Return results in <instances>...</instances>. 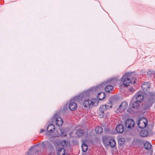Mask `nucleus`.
<instances>
[{"label":"nucleus","instance_id":"obj_1","mask_svg":"<svg viewBox=\"0 0 155 155\" xmlns=\"http://www.w3.org/2000/svg\"><path fill=\"white\" fill-rule=\"evenodd\" d=\"M144 99L143 92L142 91H138L131 99L130 105H132L133 108H138L140 106V103L142 102Z\"/></svg>","mask_w":155,"mask_h":155},{"label":"nucleus","instance_id":"obj_2","mask_svg":"<svg viewBox=\"0 0 155 155\" xmlns=\"http://www.w3.org/2000/svg\"><path fill=\"white\" fill-rule=\"evenodd\" d=\"M104 83L102 84H99L95 87H93L88 90L82 92L80 94L82 101L90 98L91 95L96 94L98 92V89L101 88Z\"/></svg>","mask_w":155,"mask_h":155},{"label":"nucleus","instance_id":"obj_3","mask_svg":"<svg viewBox=\"0 0 155 155\" xmlns=\"http://www.w3.org/2000/svg\"><path fill=\"white\" fill-rule=\"evenodd\" d=\"M118 78H110L106 81L104 82L101 84H102L104 83L101 88L98 89V91L103 88H104L105 91L109 93L110 91L113 89V87L111 85H109V84H112L113 81H117Z\"/></svg>","mask_w":155,"mask_h":155},{"label":"nucleus","instance_id":"obj_4","mask_svg":"<svg viewBox=\"0 0 155 155\" xmlns=\"http://www.w3.org/2000/svg\"><path fill=\"white\" fill-rule=\"evenodd\" d=\"M132 74L131 72L126 73L121 78V81L123 82V84L124 87H128L130 83L132 84L131 80L128 78V77L131 75Z\"/></svg>","mask_w":155,"mask_h":155},{"label":"nucleus","instance_id":"obj_5","mask_svg":"<svg viewBox=\"0 0 155 155\" xmlns=\"http://www.w3.org/2000/svg\"><path fill=\"white\" fill-rule=\"evenodd\" d=\"M50 122L52 124H55L58 127H60L63 123L62 119L59 117L57 113L55 114L51 119Z\"/></svg>","mask_w":155,"mask_h":155},{"label":"nucleus","instance_id":"obj_6","mask_svg":"<svg viewBox=\"0 0 155 155\" xmlns=\"http://www.w3.org/2000/svg\"><path fill=\"white\" fill-rule=\"evenodd\" d=\"M148 122L147 120L145 117H141L139 119L137 125L139 128L143 129L147 126Z\"/></svg>","mask_w":155,"mask_h":155},{"label":"nucleus","instance_id":"obj_7","mask_svg":"<svg viewBox=\"0 0 155 155\" xmlns=\"http://www.w3.org/2000/svg\"><path fill=\"white\" fill-rule=\"evenodd\" d=\"M147 101L154 104L155 101V91H149L146 94Z\"/></svg>","mask_w":155,"mask_h":155},{"label":"nucleus","instance_id":"obj_8","mask_svg":"<svg viewBox=\"0 0 155 155\" xmlns=\"http://www.w3.org/2000/svg\"><path fill=\"white\" fill-rule=\"evenodd\" d=\"M103 142L104 144H106L107 146H110L111 147H114L116 145V142L114 139H111L108 141V140L107 137H104L102 138Z\"/></svg>","mask_w":155,"mask_h":155},{"label":"nucleus","instance_id":"obj_9","mask_svg":"<svg viewBox=\"0 0 155 155\" xmlns=\"http://www.w3.org/2000/svg\"><path fill=\"white\" fill-rule=\"evenodd\" d=\"M97 101L96 99H94L91 100H90L88 98L85 99L83 103V105L85 107H89L91 105H94V102H96Z\"/></svg>","mask_w":155,"mask_h":155},{"label":"nucleus","instance_id":"obj_10","mask_svg":"<svg viewBox=\"0 0 155 155\" xmlns=\"http://www.w3.org/2000/svg\"><path fill=\"white\" fill-rule=\"evenodd\" d=\"M135 122L133 119L129 118L125 121V126L128 128L132 129L134 126Z\"/></svg>","mask_w":155,"mask_h":155},{"label":"nucleus","instance_id":"obj_11","mask_svg":"<svg viewBox=\"0 0 155 155\" xmlns=\"http://www.w3.org/2000/svg\"><path fill=\"white\" fill-rule=\"evenodd\" d=\"M128 106V103L126 101L123 102L119 106L117 109V111L120 113L125 110Z\"/></svg>","mask_w":155,"mask_h":155},{"label":"nucleus","instance_id":"obj_12","mask_svg":"<svg viewBox=\"0 0 155 155\" xmlns=\"http://www.w3.org/2000/svg\"><path fill=\"white\" fill-rule=\"evenodd\" d=\"M114 99V97L110 98L109 99V102L108 103V105L105 104L104 105V107H105L101 109V110L104 111L105 110H106L107 109H109V108H111L112 107V101L113 99Z\"/></svg>","mask_w":155,"mask_h":155},{"label":"nucleus","instance_id":"obj_13","mask_svg":"<svg viewBox=\"0 0 155 155\" xmlns=\"http://www.w3.org/2000/svg\"><path fill=\"white\" fill-rule=\"evenodd\" d=\"M69 109L71 111L75 110L77 108V105L76 103L73 101L72 100H70V104L68 105Z\"/></svg>","mask_w":155,"mask_h":155},{"label":"nucleus","instance_id":"obj_14","mask_svg":"<svg viewBox=\"0 0 155 155\" xmlns=\"http://www.w3.org/2000/svg\"><path fill=\"white\" fill-rule=\"evenodd\" d=\"M55 129V126L53 124H49L47 127V130L49 133H53Z\"/></svg>","mask_w":155,"mask_h":155},{"label":"nucleus","instance_id":"obj_15","mask_svg":"<svg viewBox=\"0 0 155 155\" xmlns=\"http://www.w3.org/2000/svg\"><path fill=\"white\" fill-rule=\"evenodd\" d=\"M116 130L118 133H121L124 131V127L122 124H118L116 126Z\"/></svg>","mask_w":155,"mask_h":155},{"label":"nucleus","instance_id":"obj_16","mask_svg":"<svg viewBox=\"0 0 155 155\" xmlns=\"http://www.w3.org/2000/svg\"><path fill=\"white\" fill-rule=\"evenodd\" d=\"M104 107L105 108V107H104V105H102L99 108L98 117L100 118H103L104 116V111L101 110V109H103Z\"/></svg>","mask_w":155,"mask_h":155},{"label":"nucleus","instance_id":"obj_17","mask_svg":"<svg viewBox=\"0 0 155 155\" xmlns=\"http://www.w3.org/2000/svg\"><path fill=\"white\" fill-rule=\"evenodd\" d=\"M106 95L105 93L102 92H99L97 94V97L98 99L100 101L102 100L105 97Z\"/></svg>","mask_w":155,"mask_h":155},{"label":"nucleus","instance_id":"obj_18","mask_svg":"<svg viewBox=\"0 0 155 155\" xmlns=\"http://www.w3.org/2000/svg\"><path fill=\"white\" fill-rule=\"evenodd\" d=\"M153 104L147 101L146 103H145L143 106V109L144 110H147L149 109Z\"/></svg>","mask_w":155,"mask_h":155},{"label":"nucleus","instance_id":"obj_19","mask_svg":"<svg viewBox=\"0 0 155 155\" xmlns=\"http://www.w3.org/2000/svg\"><path fill=\"white\" fill-rule=\"evenodd\" d=\"M150 83L148 82L144 83L141 86V87L143 90H146L150 87Z\"/></svg>","mask_w":155,"mask_h":155},{"label":"nucleus","instance_id":"obj_20","mask_svg":"<svg viewBox=\"0 0 155 155\" xmlns=\"http://www.w3.org/2000/svg\"><path fill=\"white\" fill-rule=\"evenodd\" d=\"M65 149L63 147L59 148L57 154L58 155H65Z\"/></svg>","mask_w":155,"mask_h":155},{"label":"nucleus","instance_id":"obj_21","mask_svg":"<svg viewBox=\"0 0 155 155\" xmlns=\"http://www.w3.org/2000/svg\"><path fill=\"white\" fill-rule=\"evenodd\" d=\"M144 147L145 149L146 150H149L151 147V145L150 143L148 141L146 142L144 144Z\"/></svg>","mask_w":155,"mask_h":155},{"label":"nucleus","instance_id":"obj_22","mask_svg":"<svg viewBox=\"0 0 155 155\" xmlns=\"http://www.w3.org/2000/svg\"><path fill=\"white\" fill-rule=\"evenodd\" d=\"M140 135L142 137H146L148 134V132L145 130H142L140 133Z\"/></svg>","mask_w":155,"mask_h":155},{"label":"nucleus","instance_id":"obj_23","mask_svg":"<svg viewBox=\"0 0 155 155\" xmlns=\"http://www.w3.org/2000/svg\"><path fill=\"white\" fill-rule=\"evenodd\" d=\"M71 100H72L73 101H82L81 98V95H78L76 96H75L73 99H71Z\"/></svg>","mask_w":155,"mask_h":155},{"label":"nucleus","instance_id":"obj_24","mask_svg":"<svg viewBox=\"0 0 155 155\" xmlns=\"http://www.w3.org/2000/svg\"><path fill=\"white\" fill-rule=\"evenodd\" d=\"M81 147H86V148L85 149H82V151L83 152H86L88 149V146L87 144L85 143V141H83V143L81 145Z\"/></svg>","mask_w":155,"mask_h":155},{"label":"nucleus","instance_id":"obj_25","mask_svg":"<svg viewBox=\"0 0 155 155\" xmlns=\"http://www.w3.org/2000/svg\"><path fill=\"white\" fill-rule=\"evenodd\" d=\"M83 130L81 129H79L77 130L76 133L77 135L79 137L82 136L83 134Z\"/></svg>","mask_w":155,"mask_h":155},{"label":"nucleus","instance_id":"obj_26","mask_svg":"<svg viewBox=\"0 0 155 155\" xmlns=\"http://www.w3.org/2000/svg\"><path fill=\"white\" fill-rule=\"evenodd\" d=\"M95 131L97 134H100L102 132L103 129L101 127L98 126L96 128Z\"/></svg>","mask_w":155,"mask_h":155},{"label":"nucleus","instance_id":"obj_27","mask_svg":"<svg viewBox=\"0 0 155 155\" xmlns=\"http://www.w3.org/2000/svg\"><path fill=\"white\" fill-rule=\"evenodd\" d=\"M125 143V140L124 138H120L118 140V143L120 146L123 145Z\"/></svg>","mask_w":155,"mask_h":155},{"label":"nucleus","instance_id":"obj_28","mask_svg":"<svg viewBox=\"0 0 155 155\" xmlns=\"http://www.w3.org/2000/svg\"><path fill=\"white\" fill-rule=\"evenodd\" d=\"M135 143L137 145H140L143 143L142 140L140 139L136 138L134 140Z\"/></svg>","mask_w":155,"mask_h":155},{"label":"nucleus","instance_id":"obj_29","mask_svg":"<svg viewBox=\"0 0 155 155\" xmlns=\"http://www.w3.org/2000/svg\"><path fill=\"white\" fill-rule=\"evenodd\" d=\"M60 132L61 133V137H66L67 136V134L66 132L64 131L63 130H60Z\"/></svg>","mask_w":155,"mask_h":155},{"label":"nucleus","instance_id":"obj_30","mask_svg":"<svg viewBox=\"0 0 155 155\" xmlns=\"http://www.w3.org/2000/svg\"><path fill=\"white\" fill-rule=\"evenodd\" d=\"M61 144L62 146L66 147L68 145V142L66 140H64L61 141Z\"/></svg>","mask_w":155,"mask_h":155},{"label":"nucleus","instance_id":"obj_31","mask_svg":"<svg viewBox=\"0 0 155 155\" xmlns=\"http://www.w3.org/2000/svg\"><path fill=\"white\" fill-rule=\"evenodd\" d=\"M68 104H66L65 106H64L63 108V111L64 112H66L68 110Z\"/></svg>","mask_w":155,"mask_h":155},{"label":"nucleus","instance_id":"obj_32","mask_svg":"<svg viewBox=\"0 0 155 155\" xmlns=\"http://www.w3.org/2000/svg\"><path fill=\"white\" fill-rule=\"evenodd\" d=\"M48 147L50 149L52 150L54 149V147L51 143H49L48 144Z\"/></svg>","mask_w":155,"mask_h":155},{"label":"nucleus","instance_id":"obj_33","mask_svg":"<svg viewBox=\"0 0 155 155\" xmlns=\"http://www.w3.org/2000/svg\"><path fill=\"white\" fill-rule=\"evenodd\" d=\"M132 80L133 81H134V82H133V84H135L136 83V81H135V80L136 79V78L135 77H132Z\"/></svg>","mask_w":155,"mask_h":155},{"label":"nucleus","instance_id":"obj_34","mask_svg":"<svg viewBox=\"0 0 155 155\" xmlns=\"http://www.w3.org/2000/svg\"><path fill=\"white\" fill-rule=\"evenodd\" d=\"M129 91L131 92H134V89L133 87H130L129 89Z\"/></svg>","mask_w":155,"mask_h":155},{"label":"nucleus","instance_id":"obj_35","mask_svg":"<svg viewBox=\"0 0 155 155\" xmlns=\"http://www.w3.org/2000/svg\"><path fill=\"white\" fill-rule=\"evenodd\" d=\"M45 130L44 129H41L40 133H42L45 131Z\"/></svg>","mask_w":155,"mask_h":155},{"label":"nucleus","instance_id":"obj_36","mask_svg":"<svg viewBox=\"0 0 155 155\" xmlns=\"http://www.w3.org/2000/svg\"><path fill=\"white\" fill-rule=\"evenodd\" d=\"M39 152V151L38 150H37V151H35V153H38Z\"/></svg>","mask_w":155,"mask_h":155},{"label":"nucleus","instance_id":"obj_37","mask_svg":"<svg viewBox=\"0 0 155 155\" xmlns=\"http://www.w3.org/2000/svg\"><path fill=\"white\" fill-rule=\"evenodd\" d=\"M41 143L43 144V145L44 147H45V144L43 143Z\"/></svg>","mask_w":155,"mask_h":155},{"label":"nucleus","instance_id":"obj_38","mask_svg":"<svg viewBox=\"0 0 155 155\" xmlns=\"http://www.w3.org/2000/svg\"><path fill=\"white\" fill-rule=\"evenodd\" d=\"M86 148V147H81L82 150L83 149H83H85Z\"/></svg>","mask_w":155,"mask_h":155}]
</instances>
